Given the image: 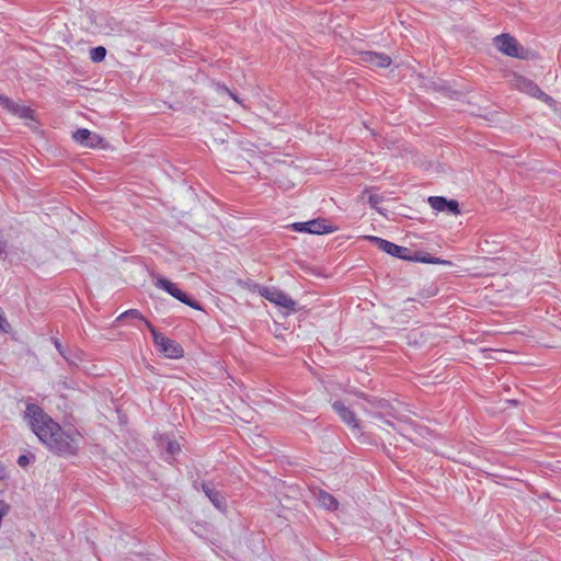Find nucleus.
<instances>
[{"instance_id":"obj_1","label":"nucleus","mask_w":561,"mask_h":561,"mask_svg":"<svg viewBox=\"0 0 561 561\" xmlns=\"http://www.w3.org/2000/svg\"><path fill=\"white\" fill-rule=\"evenodd\" d=\"M24 419L38 439L56 455L69 457L78 454L77 436H79V433L70 434L62 431L60 425L46 414L41 407L33 403L27 404Z\"/></svg>"},{"instance_id":"obj_2","label":"nucleus","mask_w":561,"mask_h":561,"mask_svg":"<svg viewBox=\"0 0 561 561\" xmlns=\"http://www.w3.org/2000/svg\"><path fill=\"white\" fill-rule=\"evenodd\" d=\"M146 327L151 332L156 346L167 357L181 358L183 356V348L178 342L167 337L162 333H159L150 322H146Z\"/></svg>"},{"instance_id":"obj_3","label":"nucleus","mask_w":561,"mask_h":561,"mask_svg":"<svg viewBox=\"0 0 561 561\" xmlns=\"http://www.w3.org/2000/svg\"><path fill=\"white\" fill-rule=\"evenodd\" d=\"M494 45L500 53L508 57L525 58L524 48L518 42L508 33H503L494 37Z\"/></svg>"},{"instance_id":"obj_4","label":"nucleus","mask_w":561,"mask_h":561,"mask_svg":"<svg viewBox=\"0 0 561 561\" xmlns=\"http://www.w3.org/2000/svg\"><path fill=\"white\" fill-rule=\"evenodd\" d=\"M259 294L267 299L270 302L286 309L287 311H294L296 302L284 291L275 288V287H262L255 285Z\"/></svg>"},{"instance_id":"obj_5","label":"nucleus","mask_w":561,"mask_h":561,"mask_svg":"<svg viewBox=\"0 0 561 561\" xmlns=\"http://www.w3.org/2000/svg\"><path fill=\"white\" fill-rule=\"evenodd\" d=\"M156 286L158 288L165 290L172 297H174L179 301L190 306L191 308L196 309V310H202V307L197 301L190 299L187 297V295L184 291H182L180 288H178V286L174 283H172L171 280L159 277L156 280Z\"/></svg>"},{"instance_id":"obj_6","label":"nucleus","mask_w":561,"mask_h":561,"mask_svg":"<svg viewBox=\"0 0 561 561\" xmlns=\"http://www.w3.org/2000/svg\"><path fill=\"white\" fill-rule=\"evenodd\" d=\"M0 105L10 114L15 115L22 119L34 121V111L23 104L16 103L11 99L0 94Z\"/></svg>"},{"instance_id":"obj_7","label":"nucleus","mask_w":561,"mask_h":561,"mask_svg":"<svg viewBox=\"0 0 561 561\" xmlns=\"http://www.w3.org/2000/svg\"><path fill=\"white\" fill-rule=\"evenodd\" d=\"M294 229L299 232H308L314 234H322L334 231V228L328 225L324 219H313L306 222H297L294 224Z\"/></svg>"},{"instance_id":"obj_8","label":"nucleus","mask_w":561,"mask_h":561,"mask_svg":"<svg viewBox=\"0 0 561 561\" xmlns=\"http://www.w3.org/2000/svg\"><path fill=\"white\" fill-rule=\"evenodd\" d=\"M359 59L371 69L387 68L391 65V58L382 53L365 51L360 54Z\"/></svg>"},{"instance_id":"obj_9","label":"nucleus","mask_w":561,"mask_h":561,"mask_svg":"<svg viewBox=\"0 0 561 561\" xmlns=\"http://www.w3.org/2000/svg\"><path fill=\"white\" fill-rule=\"evenodd\" d=\"M428 204L434 210L439 213L446 211L455 216L460 214L459 204L456 199L448 201L443 196H431Z\"/></svg>"},{"instance_id":"obj_10","label":"nucleus","mask_w":561,"mask_h":561,"mask_svg":"<svg viewBox=\"0 0 561 561\" xmlns=\"http://www.w3.org/2000/svg\"><path fill=\"white\" fill-rule=\"evenodd\" d=\"M72 138L79 145L88 148L101 147L103 142V138L100 135L93 134L87 128H79L73 133Z\"/></svg>"},{"instance_id":"obj_11","label":"nucleus","mask_w":561,"mask_h":561,"mask_svg":"<svg viewBox=\"0 0 561 561\" xmlns=\"http://www.w3.org/2000/svg\"><path fill=\"white\" fill-rule=\"evenodd\" d=\"M334 411L339 414L341 420L351 428L359 430L358 421L353 411L345 407L342 402L333 403Z\"/></svg>"},{"instance_id":"obj_12","label":"nucleus","mask_w":561,"mask_h":561,"mask_svg":"<svg viewBox=\"0 0 561 561\" xmlns=\"http://www.w3.org/2000/svg\"><path fill=\"white\" fill-rule=\"evenodd\" d=\"M370 240L375 241L379 249L383 252L394 256V257H401L404 259V252L408 251L407 248L397 245L390 241H387L385 239L378 238V237H369Z\"/></svg>"},{"instance_id":"obj_13","label":"nucleus","mask_w":561,"mask_h":561,"mask_svg":"<svg viewBox=\"0 0 561 561\" xmlns=\"http://www.w3.org/2000/svg\"><path fill=\"white\" fill-rule=\"evenodd\" d=\"M517 87L520 91L528 93L537 99L547 98V94L537 84L527 79H518Z\"/></svg>"},{"instance_id":"obj_14","label":"nucleus","mask_w":561,"mask_h":561,"mask_svg":"<svg viewBox=\"0 0 561 561\" xmlns=\"http://www.w3.org/2000/svg\"><path fill=\"white\" fill-rule=\"evenodd\" d=\"M203 490L216 507L220 508L224 506L225 501L219 492L215 491L207 484H203Z\"/></svg>"},{"instance_id":"obj_15","label":"nucleus","mask_w":561,"mask_h":561,"mask_svg":"<svg viewBox=\"0 0 561 561\" xmlns=\"http://www.w3.org/2000/svg\"><path fill=\"white\" fill-rule=\"evenodd\" d=\"M319 502L322 506L328 510H336L339 506V502L334 496L327 492H321L319 495Z\"/></svg>"},{"instance_id":"obj_16","label":"nucleus","mask_w":561,"mask_h":561,"mask_svg":"<svg viewBox=\"0 0 561 561\" xmlns=\"http://www.w3.org/2000/svg\"><path fill=\"white\" fill-rule=\"evenodd\" d=\"M106 56V49L103 46H98L90 51V57L92 61L100 62L102 61Z\"/></svg>"},{"instance_id":"obj_17","label":"nucleus","mask_w":561,"mask_h":561,"mask_svg":"<svg viewBox=\"0 0 561 561\" xmlns=\"http://www.w3.org/2000/svg\"><path fill=\"white\" fill-rule=\"evenodd\" d=\"M123 318H131V319H138V320H141L144 321V323L146 324V322H149L148 320H146L144 318V316L137 310V309H129L125 312H123L119 317H118V320L123 319Z\"/></svg>"},{"instance_id":"obj_18","label":"nucleus","mask_w":561,"mask_h":561,"mask_svg":"<svg viewBox=\"0 0 561 561\" xmlns=\"http://www.w3.org/2000/svg\"><path fill=\"white\" fill-rule=\"evenodd\" d=\"M217 92L218 93H227L228 95H230V98L237 102L238 104H240L241 106L244 107V104L242 103V101L234 94L232 93L227 87L225 85H218L217 87Z\"/></svg>"},{"instance_id":"obj_19","label":"nucleus","mask_w":561,"mask_h":561,"mask_svg":"<svg viewBox=\"0 0 561 561\" xmlns=\"http://www.w3.org/2000/svg\"><path fill=\"white\" fill-rule=\"evenodd\" d=\"M421 262L431 263V264L451 265L450 261L442 260L439 257H434V256L423 257V259H421Z\"/></svg>"},{"instance_id":"obj_20","label":"nucleus","mask_w":561,"mask_h":561,"mask_svg":"<svg viewBox=\"0 0 561 561\" xmlns=\"http://www.w3.org/2000/svg\"><path fill=\"white\" fill-rule=\"evenodd\" d=\"M180 450V445L176 442H169L168 444V451L171 455L176 454Z\"/></svg>"},{"instance_id":"obj_21","label":"nucleus","mask_w":561,"mask_h":561,"mask_svg":"<svg viewBox=\"0 0 561 561\" xmlns=\"http://www.w3.org/2000/svg\"><path fill=\"white\" fill-rule=\"evenodd\" d=\"M0 330L5 333L10 330V324L2 316H0Z\"/></svg>"},{"instance_id":"obj_22","label":"nucleus","mask_w":561,"mask_h":561,"mask_svg":"<svg viewBox=\"0 0 561 561\" xmlns=\"http://www.w3.org/2000/svg\"><path fill=\"white\" fill-rule=\"evenodd\" d=\"M18 463L21 467H26L30 463V458L26 455H21L18 458Z\"/></svg>"},{"instance_id":"obj_23","label":"nucleus","mask_w":561,"mask_h":561,"mask_svg":"<svg viewBox=\"0 0 561 561\" xmlns=\"http://www.w3.org/2000/svg\"><path fill=\"white\" fill-rule=\"evenodd\" d=\"M54 344H55L56 348L59 351V353H60L62 356H65L64 351H62V347H61V344H60V342H59L57 339H55V340H54Z\"/></svg>"},{"instance_id":"obj_24","label":"nucleus","mask_w":561,"mask_h":561,"mask_svg":"<svg viewBox=\"0 0 561 561\" xmlns=\"http://www.w3.org/2000/svg\"><path fill=\"white\" fill-rule=\"evenodd\" d=\"M378 202H379V197H378V196H376V195H371V196L369 197V203L371 204V206H374V207H375V206H376V204H377Z\"/></svg>"},{"instance_id":"obj_25","label":"nucleus","mask_w":561,"mask_h":561,"mask_svg":"<svg viewBox=\"0 0 561 561\" xmlns=\"http://www.w3.org/2000/svg\"><path fill=\"white\" fill-rule=\"evenodd\" d=\"M7 243L4 240L0 238V254H2L5 251Z\"/></svg>"},{"instance_id":"obj_26","label":"nucleus","mask_w":561,"mask_h":561,"mask_svg":"<svg viewBox=\"0 0 561 561\" xmlns=\"http://www.w3.org/2000/svg\"><path fill=\"white\" fill-rule=\"evenodd\" d=\"M411 442H415L416 437H414L411 433L404 434Z\"/></svg>"}]
</instances>
